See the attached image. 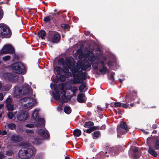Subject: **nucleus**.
Returning a JSON list of instances; mask_svg holds the SVG:
<instances>
[{
  "label": "nucleus",
  "mask_w": 159,
  "mask_h": 159,
  "mask_svg": "<svg viewBox=\"0 0 159 159\" xmlns=\"http://www.w3.org/2000/svg\"><path fill=\"white\" fill-rule=\"evenodd\" d=\"M39 110V109H35L34 111L32 116L34 119L35 120L34 124L35 126L38 127L44 125L45 121L43 118H39L38 113Z\"/></svg>",
  "instance_id": "nucleus-7"
},
{
  "label": "nucleus",
  "mask_w": 159,
  "mask_h": 159,
  "mask_svg": "<svg viewBox=\"0 0 159 159\" xmlns=\"http://www.w3.org/2000/svg\"><path fill=\"white\" fill-rule=\"evenodd\" d=\"M39 38H41L42 39L45 36L46 33L44 31L42 30L39 31L38 34Z\"/></svg>",
  "instance_id": "nucleus-24"
},
{
  "label": "nucleus",
  "mask_w": 159,
  "mask_h": 159,
  "mask_svg": "<svg viewBox=\"0 0 159 159\" xmlns=\"http://www.w3.org/2000/svg\"><path fill=\"white\" fill-rule=\"evenodd\" d=\"M7 107L8 110L9 111H12L14 109V106L13 105L10 104H7Z\"/></svg>",
  "instance_id": "nucleus-30"
},
{
  "label": "nucleus",
  "mask_w": 159,
  "mask_h": 159,
  "mask_svg": "<svg viewBox=\"0 0 159 159\" xmlns=\"http://www.w3.org/2000/svg\"><path fill=\"white\" fill-rule=\"evenodd\" d=\"M77 52L78 54L79 55L80 58H86L88 57L89 60L91 62H93L95 59V57L93 55L89 57V53H91L92 54V51L89 52L88 53L86 54L85 55H84L83 51L81 49H79L77 50Z\"/></svg>",
  "instance_id": "nucleus-13"
},
{
  "label": "nucleus",
  "mask_w": 159,
  "mask_h": 159,
  "mask_svg": "<svg viewBox=\"0 0 159 159\" xmlns=\"http://www.w3.org/2000/svg\"><path fill=\"white\" fill-rule=\"evenodd\" d=\"M65 159H70V158H69V157H66L65 158Z\"/></svg>",
  "instance_id": "nucleus-57"
},
{
  "label": "nucleus",
  "mask_w": 159,
  "mask_h": 159,
  "mask_svg": "<svg viewBox=\"0 0 159 159\" xmlns=\"http://www.w3.org/2000/svg\"><path fill=\"white\" fill-rule=\"evenodd\" d=\"M100 63L101 64V65H102V66H104V62L103 61H101L100 62Z\"/></svg>",
  "instance_id": "nucleus-48"
},
{
  "label": "nucleus",
  "mask_w": 159,
  "mask_h": 159,
  "mask_svg": "<svg viewBox=\"0 0 159 159\" xmlns=\"http://www.w3.org/2000/svg\"><path fill=\"white\" fill-rule=\"evenodd\" d=\"M35 85H33V87H34V88H35Z\"/></svg>",
  "instance_id": "nucleus-61"
},
{
  "label": "nucleus",
  "mask_w": 159,
  "mask_h": 159,
  "mask_svg": "<svg viewBox=\"0 0 159 159\" xmlns=\"http://www.w3.org/2000/svg\"><path fill=\"white\" fill-rule=\"evenodd\" d=\"M36 152V149L32 146H28L20 149L18 153L20 158L26 159L32 156Z\"/></svg>",
  "instance_id": "nucleus-3"
},
{
  "label": "nucleus",
  "mask_w": 159,
  "mask_h": 159,
  "mask_svg": "<svg viewBox=\"0 0 159 159\" xmlns=\"http://www.w3.org/2000/svg\"><path fill=\"white\" fill-rule=\"evenodd\" d=\"M10 30L7 25L4 24H0V37H9L11 35Z\"/></svg>",
  "instance_id": "nucleus-8"
},
{
  "label": "nucleus",
  "mask_w": 159,
  "mask_h": 159,
  "mask_svg": "<svg viewBox=\"0 0 159 159\" xmlns=\"http://www.w3.org/2000/svg\"><path fill=\"white\" fill-rule=\"evenodd\" d=\"M120 127L122 128L125 130H128L129 128L126 125V124L124 122H121L120 124Z\"/></svg>",
  "instance_id": "nucleus-23"
},
{
  "label": "nucleus",
  "mask_w": 159,
  "mask_h": 159,
  "mask_svg": "<svg viewBox=\"0 0 159 159\" xmlns=\"http://www.w3.org/2000/svg\"><path fill=\"white\" fill-rule=\"evenodd\" d=\"M114 73H112L111 74L110 77L109 78V80L113 82L114 81Z\"/></svg>",
  "instance_id": "nucleus-36"
},
{
  "label": "nucleus",
  "mask_w": 159,
  "mask_h": 159,
  "mask_svg": "<svg viewBox=\"0 0 159 159\" xmlns=\"http://www.w3.org/2000/svg\"><path fill=\"white\" fill-rule=\"evenodd\" d=\"M4 105L3 104H0V109L3 107Z\"/></svg>",
  "instance_id": "nucleus-50"
},
{
  "label": "nucleus",
  "mask_w": 159,
  "mask_h": 159,
  "mask_svg": "<svg viewBox=\"0 0 159 159\" xmlns=\"http://www.w3.org/2000/svg\"><path fill=\"white\" fill-rule=\"evenodd\" d=\"M25 131L27 133L32 134L34 132L31 129H26Z\"/></svg>",
  "instance_id": "nucleus-43"
},
{
  "label": "nucleus",
  "mask_w": 159,
  "mask_h": 159,
  "mask_svg": "<svg viewBox=\"0 0 159 159\" xmlns=\"http://www.w3.org/2000/svg\"><path fill=\"white\" fill-rule=\"evenodd\" d=\"M64 111L66 113L69 114L71 112V110L70 107L66 106L64 108Z\"/></svg>",
  "instance_id": "nucleus-28"
},
{
  "label": "nucleus",
  "mask_w": 159,
  "mask_h": 159,
  "mask_svg": "<svg viewBox=\"0 0 159 159\" xmlns=\"http://www.w3.org/2000/svg\"><path fill=\"white\" fill-rule=\"evenodd\" d=\"M52 18L51 16H47L44 18V20L45 22H48L50 21Z\"/></svg>",
  "instance_id": "nucleus-34"
},
{
  "label": "nucleus",
  "mask_w": 159,
  "mask_h": 159,
  "mask_svg": "<svg viewBox=\"0 0 159 159\" xmlns=\"http://www.w3.org/2000/svg\"><path fill=\"white\" fill-rule=\"evenodd\" d=\"M134 152H137L138 151V149H137V148H135L134 150Z\"/></svg>",
  "instance_id": "nucleus-54"
},
{
  "label": "nucleus",
  "mask_w": 159,
  "mask_h": 159,
  "mask_svg": "<svg viewBox=\"0 0 159 159\" xmlns=\"http://www.w3.org/2000/svg\"><path fill=\"white\" fill-rule=\"evenodd\" d=\"M94 124L91 121H89L86 122L84 125V126L86 128H88L86 130V133H90L95 130L98 129L97 126H94Z\"/></svg>",
  "instance_id": "nucleus-14"
},
{
  "label": "nucleus",
  "mask_w": 159,
  "mask_h": 159,
  "mask_svg": "<svg viewBox=\"0 0 159 159\" xmlns=\"http://www.w3.org/2000/svg\"><path fill=\"white\" fill-rule=\"evenodd\" d=\"M21 106L25 108H30L33 107L36 103L35 100L31 98L25 97L20 101Z\"/></svg>",
  "instance_id": "nucleus-6"
},
{
  "label": "nucleus",
  "mask_w": 159,
  "mask_h": 159,
  "mask_svg": "<svg viewBox=\"0 0 159 159\" xmlns=\"http://www.w3.org/2000/svg\"><path fill=\"white\" fill-rule=\"evenodd\" d=\"M32 93V89L31 87L27 84L25 83L21 88L18 87L15 88L14 93V96L17 97L21 95H26L28 94H31Z\"/></svg>",
  "instance_id": "nucleus-4"
},
{
  "label": "nucleus",
  "mask_w": 159,
  "mask_h": 159,
  "mask_svg": "<svg viewBox=\"0 0 159 159\" xmlns=\"http://www.w3.org/2000/svg\"><path fill=\"white\" fill-rule=\"evenodd\" d=\"M85 94L83 93H81L78 94L77 95V101L80 103L84 102L85 101Z\"/></svg>",
  "instance_id": "nucleus-17"
},
{
  "label": "nucleus",
  "mask_w": 159,
  "mask_h": 159,
  "mask_svg": "<svg viewBox=\"0 0 159 159\" xmlns=\"http://www.w3.org/2000/svg\"><path fill=\"white\" fill-rule=\"evenodd\" d=\"M155 147L156 149L159 148V140H157L156 141Z\"/></svg>",
  "instance_id": "nucleus-37"
},
{
  "label": "nucleus",
  "mask_w": 159,
  "mask_h": 159,
  "mask_svg": "<svg viewBox=\"0 0 159 159\" xmlns=\"http://www.w3.org/2000/svg\"><path fill=\"white\" fill-rule=\"evenodd\" d=\"M73 134L75 136L79 137L81 134V130L79 129H76L73 131Z\"/></svg>",
  "instance_id": "nucleus-22"
},
{
  "label": "nucleus",
  "mask_w": 159,
  "mask_h": 159,
  "mask_svg": "<svg viewBox=\"0 0 159 159\" xmlns=\"http://www.w3.org/2000/svg\"><path fill=\"white\" fill-rule=\"evenodd\" d=\"M92 134L93 135V138L95 139L99 136L100 134L98 131H95Z\"/></svg>",
  "instance_id": "nucleus-29"
},
{
  "label": "nucleus",
  "mask_w": 159,
  "mask_h": 159,
  "mask_svg": "<svg viewBox=\"0 0 159 159\" xmlns=\"http://www.w3.org/2000/svg\"><path fill=\"white\" fill-rule=\"evenodd\" d=\"M11 139L13 142L16 143L21 141L22 138L18 135L14 134L11 136Z\"/></svg>",
  "instance_id": "nucleus-16"
},
{
  "label": "nucleus",
  "mask_w": 159,
  "mask_h": 159,
  "mask_svg": "<svg viewBox=\"0 0 159 159\" xmlns=\"http://www.w3.org/2000/svg\"><path fill=\"white\" fill-rule=\"evenodd\" d=\"M2 134V131L0 130V135Z\"/></svg>",
  "instance_id": "nucleus-60"
},
{
  "label": "nucleus",
  "mask_w": 159,
  "mask_h": 159,
  "mask_svg": "<svg viewBox=\"0 0 159 159\" xmlns=\"http://www.w3.org/2000/svg\"><path fill=\"white\" fill-rule=\"evenodd\" d=\"M12 101L11 97L9 96L6 99V102L7 104H10L11 103Z\"/></svg>",
  "instance_id": "nucleus-31"
},
{
  "label": "nucleus",
  "mask_w": 159,
  "mask_h": 159,
  "mask_svg": "<svg viewBox=\"0 0 159 159\" xmlns=\"http://www.w3.org/2000/svg\"><path fill=\"white\" fill-rule=\"evenodd\" d=\"M87 106L89 107H91L92 106V104L91 103L89 102L87 103Z\"/></svg>",
  "instance_id": "nucleus-47"
},
{
  "label": "nucleus",
  "mask_w": 159,
  "mask_h": 159,
  "mask_svg": "<svg viewBox=\"0 0 159 159\" xmlns=\"http://www.w3.org/2000/svg\"><path fill=\"white\" fill-rule=\"evenodd\" d=\"M115 106L116 107H120L122 106L121 103L120 102H116L114 103Z\"/></svg>",
  "instance_id": "nucleus-38"
},
{
  "label": "nucleus",
  "mask_w": 159,
  "mask_h": 159,
  "mask_svg": "<svg viewBox=\"0 0 159 159\" xmlns=\"http://www.w3.org/2000/svg\"><path fill=\"white\" fill-rule=\"evenodd\" d=\"M60 107V109L61 110L62 109V107Z\"/></svg>",
  "instance_id": "nucleus-62"
},
{
  "label": "nucleus",
  "mask_w": 159,
  "mask_h": 159,
  "mask_svg": "<svg viewBox=\"0 0 159 159\" xmlns=\"http://www.w3.org/2000/svg\"><path fill=\"white\" fill-rule=\"evenodd\" d=\"M134 105V103H131L130 104V106L131 107H133Z\"/></svg>",
  "instance_id": "nucleus-52"
},
{
  "label": "nucleus",
  "mask_w": 159,
  "mask_h": 159,
  "mask_svg": "<svg viewBox=\"0 0 159 159\" xmlns=\"http://www.w3.org/2000/svg\"><path fill=\"white\" fill-rule=\"evenodd\" d=\"M91 65L90 63H88L85 64H82L80 66V67L81 70H86L88 68L90 67Z\"/></svg>",
  "instance_id": "nucleus-20"
},
{
  "label": "nucleus",
  "mask_w": 159,
  "mask_h": 159,
  "mask_svg": "<svg viewBox=\"0 0 159 159\" xmlns=\"http://www.w3.org/2000/svg\"><path fill=\"white\" fill-rule=\"evenodd\" d=\"M11 58V56L9 55L5 56L3 57L2 60L4 61L9 60Z\"/></svg>",
  "instance_id": "nucleus-33"
},
{
  "label": "nucleus",
  "mask_w": 159,
  "mask_h": 159,
  "mask_svg": "<svg viewBox=\"0 0 159 159\" xmlns=\"http://www.w3.org/2000/svg\"><path fill=\"white\" fill-rule=\"evenodd\" d=\"M60 38L59 35L57 32L52 31L49 33L48 40L50 42L57 43L58 42Z\"/></svg>",
  "instance_id": "nucleus-10"
},
{
  "label": "nucleus",
  "mask_w": 159,
  "mask_h": 159,
  "mask_svg": "<svg viewBox=\"0 0 159 159\" xmlns=\"http://www.w3.org/2000/svg\"><path fill=\"white\" fill-rule=\"evenodd\" d=\"M105 126H104V125H103V126L102 127V128H102H102H103V129H105Z\"/></svg>",
  "instance_id": "nucleus-56"
},
{
  "label": "nucleus",
  "mask_w": 159,
  "mask_h": 159,
  "mask_svg": "<svg viewBox=\"0 0 159 159\" xmlns=\"http://www.w3.org/2000/svg\"><path fill=\"white\" fill-rule=\"evenodd\" d=\"M13 154V152L11 151H7L6 152V155L7 156H11Z\"/></svg>",
  "instance_id": "nucleus-35"
},
{
  "label": "nucleus",
  "mask_w": 159,
  "mask_h": 159,
  "mask_svg": "<svg viewBox=\"0 0 159 159\" xmlns=\"http://www.w3.org/2000/svg\"><path fill=\"white\" fill-rule=\"evenodd\" d=\"M60 79L61 81H63L65 80L66 78L65 76L63 75H60Z\"/></svg>",
  "instance_id": "nucleus-42"
},
{
  "label": "nucleus",
  "mask_w": 159,
  "mask_h": 159,
  "mask_svg": "<svg viewBox=\"0 0 159 159\" xmlns=\"http://www.w3.org/2000/svg\"><path fill=\"white\" fill-rule=\"evenodd\" d=\"M148 152L149 154L153 157H156L157 156V152L153 149L150 147L149 148L148 150Z\"/></svg>",
  "instance_id": "nucleus-18"
},
{
  "label": "nucleus",
  "mask_w": 159,
  "mask_h": 159,
  "mask_svg": "<svg viewBox=\"0 0 159 159\" xmlns=\"http://www.w3.org/2000/svg\"><path fill=\"white\" fill-rule=\"evenodd\" d=\"M50 86L51 89L53 88L55 91V93H53V96L56 99L60 100L62 103L68 102L69 98L65 95V92L64 90V86L63 84H60L58 85L59 88L62 91L61 93V97L59 95V92L57 89V85L51 84Z\"/></svg>",
  "instance_id": "nucleus-2"
},
{
  "label": "nucleus",
  "mask_w": 159,
  "mask_h": 159,
  "mask_svg": "<svg viewBox=\"0 0 159 159\" xmlns=\"http://www.w3.org/2000/svg\"><path fill=\"white\" fill-rule=\"evenodd\" d=\"M69 89L72 92L73 95H75L76 92L78 91V88L74 85H70L69 87Z\"/></svg>",
  "instance_id": "nucleus-19"
},
{
  "label": "nucleus",
  "mask_w": 159,
  "mask_h": 159,
  "mask_svg": "<svg viewBox=\"0 0 159 159\" xmlns=\"http://www.w3.org/2000/svg\"><path fill=\"white\" fill-rule=\"evenodd\" d=\"M87 114L89 116H90L91 115V113L89 112H87Z\"/></svg>",
  "instance_id": "nucleus-51"
},
{
  "label": "nucleus",
  "mask_w": 159,
  "mask_h": 159,
  "mask_svg": "<svg viewBox=\"0 0 159 159\" xmlns=\"http://www.w3.org/2000/svg\"><path fill=\"white\" fill-rule=\"evenodd\" d=\"M61 27L65 29H68L69 27V26L68 25L64 24L61 25Z\"/></svg>",
  "instance_id": "nucleus-40"
},
{
  "label": "nucleus",
  "mask_w": 159,
  "mask_h": 159,
  "mask_svg": "<svg viewBox=\"0 0 159 159\" xmlns=\"http://www.w3.org/2000/svg\"><path fill=\"white\" fill-rule=\"evenodd\" d=\"M2 18V15H1V11H0V20Z\"/></svg>",
  "instance_id": "nucleus-55"
},
{
  "label": "nucleus",
  "mask_w": 159,
  "mask_h": 159,
  "mask_svg": "<svg viewBox=\"0 0 159 159\" xmlns=\"http://www.w3.org/2000/svg\"><path fill=\"white\" fill-rule=\"evenodd\" d=\"M26 127L29 128H32L34 127V125L32 124H29L25 125Z\"/></svg>",
  "instance_id": "nucleus-41"
},
{
  "label": "nucleus",
  "mask_w": 159,
  "mask_h": 159,
  "mask_svg": "<svg viewBox=\"0 0 159 159\" xmlns=\"http://www.w3.org/2000/svg\"><path fill=\"white\" fill-rule=\"evenodd\" d=\"M4 76L6 80L12 82H16L18 78L19 80H20L22 82H23L24 80L23 76H21L19 78L17 75L14 74L7 73L4 75Z\"/></svg>",
  "instance_id": "nucleus-11"
},
{
  "label": "nucleus",
  "mask_w": 159,
  "mask_h": 159,
  "mask_svg": "<svg viewBox=\"0 0 159 159\" xmlns=\"http://www.w3.org/2000/svg\"><path fill=\"white\" fill-rule=\"evenodd\" d=\"M7 127L8 128L11 130H14L16 128V125L13 123H10L8 125Z\"/></svg>",
  "instance_id": "nucleus-27"
},
{
  "label": "nucleus",
  "mask_w": 159,
  "mask_h": 159,
  "mask_svg": "<svg viewBox=\"0 0 159 159\" xmlns=\"http://www.w3.org/2000/svg\"><path fill=\"white\" fill-rule=\"evenodd\" d=\"M128 105H129L128 104H123L122 105V106L123 107H124V108H127L128 107Z\"/></svg>",
  "instance_id": "nucleus-44"
},
{
  "label": "nucleus",
  "mask_w": 159,
  "mask_h": 159,
  "mask_svg": "<svg viewBox=\"0 0 159 159\" xmlns=\"http://www.w3.org/2000/svg\"><path fill=\"white\" fill-rule=\"evenodd\" d=\"M87 88L85 84H83L81 85L79 87V90L82 92L83 91H85L87 90Z\"/></svg>",
  "instance_id": "nucleus-26"
},
{
  "label": "nucleus",
  "mask_w": 159,
  "mask_h": 159,
  "mask_svg": "<svg viewBox=\"0 0 159 159\" xmlns=\"http://www.w3.org/2000/svg\"><path fill=\"white\" fill-rule=\"evenodd\" d=\"M5 156L2 152H0V159H3L5 158Z\"/></svg>",
  "instance_id": "nucleus-39"
},
{
  "label": "nucleus",
  "mask_w": 159,
  "mask_h": 159,
  "mask_svg": "<svg viewBox=\"0 0 159 159\" xmlns=\"http://www.w3.org/2000/svg\"><path fill=\"white\" fill-rule=\"evenodd\" d=\"M12 71L18 74H21L24 72L25 67L20 62H17L13 64L11 66Z\"/></svg>",
  "instance_id": "nucleus-9"
},
{
  "label": "nucleus",
  "mask_w": 159,
  "mask_h": 159,
  "mask_svg": "<svg viewBox=\"0 0 159 159\" xmlns=\"http://www.w3.org/2000/svg\"><path fill=\"white\" fill-rule=\"evenodd\" d=\"M99 71L102 74H105L109 72L108 69L104 66H102V68L99 69Z\"/></svg>",
  "instance_id": "nucleus-21"
},
{
  "label": "nucleus",
  "mask_w": 159,
  "mask_h": 159,
  "mask_svg": "<svg viewBox=\"0 0 159 159\" xmlns=\"http://www.w3.org/2000/svg\"><path fill=\"white\" fill-rule=\"evenodd\" d=\"M117 131H118V132L120 133H122V134H123V133H121L120 131V127H118V128H117Z\"/></svg>",
  "instance_id": "nucleus-49"
},
{
  "label": "nucleus",
  "mask_w": 159,
  "mask_h": 159,
  "mask_svg": "<svg viewBox=\"0 0 159 159\" xmlns=\"http://www.w3.org/2000/svg\"><path fill=\"white\" fill-rule=\"evenodd\" d=\"M136 103L139 104V101H138Z\"/></svg>",
  "instance_id": "nucleus-59"
},
{
  "label": "nucleus",
  "mask_w": 159,
  "mask_h": 159,
  "mask_svg": "<svg viewBox=\"0 0 159 159\" xmlns=\"http://www.w3.org/2000/svg\"><path fill=\"white\" fill-rule=\"evenodd\" d=\"M38 135L41 138L40 139H34V143L39 144L41 143L42 139H47L49 137V135L48 131L46 129L45 130L40 129L38 131Z\"/></svg>",
  "instance_id": "nucleus-5"
},
{
  "label": "nucleus",
  "mask_w": 159,
  "mask_h": 159,
  "mask_svg": "<svg viewBox=\"0 0 159 159\" xmlns=\"http://www.w3.org/2000/svg\"><path fill=\"white\" fill-rule=\"evenodd\" d=\"M28 117L27 113L24 111H20L17 114V118L20 121H24L27 119Z\"/></svg>",
  "instance_id": "nucleus-15"
},
{
  "label": "nucleus",
  "mask_w": 159,
  "mask_h": 159,
  "mask_svg": "<svg viewBox=\"0 0 159 159\" xmlns=\"http://www.w3.org/2000/svg\"><path fill=\"white\" fill-rule=\"evenodd\" d=\"M119 80L120 81V82L121 83H122V79H119Z\"/></svg>",
  "instance_id": "nucleus-53"
},
{
  "label": "nucleus",
  "mask_w": 159,
  "mask_h": 159,
  "mask_svg": "<svg viewBox=\"0 0 159 159\" xmlns=\"http://www.w3.org/2000/svg\"><path fill=\"white\" fill-rule=\"evenodd\" d=\"M1 61H0V65H1Z\"/></svg>",
  "instance_id": "nucleus-64"
},
{
  "label": "nucleus",
  "mask_w": 159,
  "mask_h": 159,
  "mask_svg": "<svg viewBox=\"0 0 159 159\" xmlns=\"http://www.w3.org/2000/svg\"><path fill=\"white\" fill-rule=\"evenodd\" d=\"M7 116L9 118L15 120V114H14L13 112H9L7 113Z\"/></svg>",
  "instance_id": "nucleus-25"
},
{
  "label": "nucleus",
  "mask_w": 159,
  "mask_h": 159,
  "mask_svg": "<svg viewBox=\"0 0 159 159\" xmlns=\"http://www.w3.org/2000/svg\"><path fill=\"white\" fill-rule=\"evenodd\" d=\"M54 11H56V9L55 10H54Z\"/></svg>",
  "instance_id": "nucleus-63"
},
{
  "label": "nucleus",
  "mask_w": 159,
  "mask_h": 159,
  "mask_svg": "<svg viewBox=\"0 0 159 159\" xmlns=\"http://www.w3.org/2000/svg\"><path fill=\"white\" fill-rule=\"evenodd\" d=\"M15 51L13 47L10 44L5 45L0 51V54H13Z\"/></svg>",
  "instance_id": "nucleus-12"
},
{
  "label": "nucleus",
  "mask_w": 159,
  "mask_h": 159,
  "mask_svg": "<svg viewBox=\"0 0 159 159\" xmlns=\"http://www.w3.org/2000/svg\"><path fill=\"white\" fill-rule=\"evenodd\" d=\"M2 135H5L7 134V132L6 130H4L2 132Z\"/></svg>",
  "instance_id": "nucleus-46"
},
{
  "label": "nucleus",
  "mask_w": 159,
  "mask_h": 159,
  "mask_svg": "<svg viewBox=\"0 0 159 159\" xmlns=\"http://www.w3.org/2000/svg\"><path fill=\"white\" fill-rule=\"evenodd\" d=\"M144 133L146 134H148V132L145 131V132H144Z\"/></svg>",
  "instance_id": "nucleus-58"
},
{
  "label": "nucleus",
  "mask_w": 159,
  "mask_h": 159,
  "mask_svg": "<svg viewBox=\"0 0 159 159\" xmlns=\"http://www.w3.org/2000/svg\"><path fill=\"white\" fill-rule=\"evenodd\" d=\"M58 63L59 65H62L63 67V70L60 67L58 66L55 68L54 70L57 72L58 75H61L63 71L67 73V75H70L71 73L69 72V69L73 74L74 77L73 81V84L82 83L83 80L86 78V73L85 72H82L78 66L76 67H75L74 63L70 58H66V60H64L62 58H60L58 61Z\"/></svg>",
  "instance_id": "nucleus-1"
},
{
  "label": "nucleus",
  "mask_w": 159,
  "mask_h": 159,
  "mask_svg": "<svg viewBox=\"0 0 159 159\" xmlns=\"http://www.w3.org/2000/svg\"><path fill=\"white\" fill-rule=\"evenodd\" d=\"M4 96L2 93H0V100L2 101L3 99Z\"/></svg>",
  "instance_id": "nucleus-45"
},
{
  "label": "nucleus",
  "mask_w": 159,
  "mask_h": 159,
  "mask_svg": "<svg viewBox=\"0 0 159 159\" xmlns=\"http://www.w3.org/2000/svg\"><path fill=\"white\" fill-rule=\"evenodd\" d=\"M92 65L94 69L95 70L98 69V62H93L92 64Z\"/></svg>",
  "instance_id": "nucleus-32"
}]
</instances>
